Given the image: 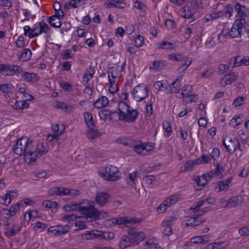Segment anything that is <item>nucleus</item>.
<instances>
[{
	"label": "nucleus",
	"instance_id": "nucleus-12",
	"mask_svg": "<svg viewBox=\"0 0 249 249\" xmlns=\"http://www.w3.org/2000/svg\"><path fill=\"white\" fill-rule=\"evenodd\" d=\"M139 114V111L137 109H133L131 107L121 119L120 121H123L128 123L134 122L138 119Z\"/></svg>",
	"mask_w": 249,
	"mask_h": 249
},
{
	"label": "nucleus",
	"instance_id": "nucleus-48",
	"mask_svg": "<svg viewBox=\"0 0 249 249\" xmlns=\"http://www.w3.org/2000/svg\"><path fill=\"white\" fill-rule=\"evenodd\" d=\"M212 210V208L210 206L206 207L203 209H198V210H195L194 213V216H199L201 217V215L204 214L205 213L210 211Z\"/></svg>",
	"mask_w": 249,
	"mask_h": 249
},
{
	"label": "nucleus",
	"instance_id": "nucleus-42",
	"mask_svg": "<svg viewBox=\"0 0 249 249\" xmlns=\"http://www.w3.org/2000/svg\"><path fill=\"white\" fill-rule=\"evenodd\" d=\"M29 104L26 101H17L12 106V107L15 109H23L28 108Z\"/></svg>",
	"mask_w": 249,
	"mask_h": 249
},
{
	"label": "nucleus",
	"instance_id": "nucleus-4",
	"mask_svg": "<svg viewBox=\"0 0 249 249\" xmlns=\"http://www.w3.org/2000/svg\"><path fill=\"white\" fill-rule=\"evenodd\" d=\"M245 24L242 21H239L238 19H236L230 31L226 32L223 31L219 35L218 37L219 41L220 42L224 41L227 36L235 38L240 36L241 35L242 28Z\"/></svg>",
	"mask_w": 249,
	"mask_h": 249
},
{
	"label": "nucleus",
	"instance_id": "nucleus-58",
	"mask_svg": "<svg viewBox=\"0 0 249 249\" xmlns=\"http://www.w3.org/2000/svg\"><path fill=\"white\" fill-rule=\"evenodd\" d=\"M229 66L227 64H221L218 67V72L219 74H223L229 71Z\"/></svg>",
	"mask_w": 249,
	"mask_h": 249
},
{
	"label": "nucleus",
	"instance_id": "nucleus-13",
	"mask_svg": "<svg viewBox=\"0 0 249 249\" xmlns=\"http://www.w3.org/2000/svg\"><path fill=\"white\" fill-rule=\"evenodd\" d=\"M85 200L82 201L78 202H69L66 203L63 207V209L67 212L71 211H79L81 212L83 208H85L86 205Z\"/></svg>",
	"mask_w": 249,
	"mask_h": 249
},
{
	"label": "nucleus",
	"instance_id": "nucleus-61",
	"mask_svg": "<svg viewBox=\"0 0 249 249\" xmlns=\"http://www.w3.org/2000/svg\"><path fill=\"white\" fill-rule=\"evenodd\" d=\"M162 226L165 228L163 231V234L164 236H169L173 234L172 226L166 224H162Z\"/></svg>",
	"mask_w": 249,
	"mask_h": 249
},
{
	"label": "nucleus",
	"instance_id": "nucleus-47",
	"mask_svg": "<svg viewBox=\"0 0 249 249\" xmlns=\"http://www.w3.org/2000/svg\"><path fill=\"white\" fill-rule=\"evenodd\" d=\"M177 219V217L175 215L167 216L162 222V224H166L172 226Z\"/></svg>",
	"mask_w": 249,
	"mask_h": 249
},
{
	"label": "nucleus",
	"instance_id": "nucleus-46",
	"mask_svg": "<svg viewBox=\"0 0 249 249\" xmlns=\"http://www.w3.org/2000/svg\"><path fill=\"white\" fill-rule=\"evenodd\" d=\"M94 73V71H89L88 70L86 71L83 76L82 80V82L84 85H86L88 84L89 79L92 78Z\"/></svg>",
	"mask_w": 249,
	"mask_h": 249
},
{
	"label": "nucleus",
	"instance_id": "nucleus-31",
	"mask_svg": "<svg viewBox=\"0 0 249 249\" xmlns=\"http://www.w3.org/2000/svg\"><path fill=\"white\" fill-rule=\"evenodd\" d=\"M55 107L58 109L64 110L66 112H71L73 110V107L72 106L68 105L62 102H56Z\"/></svg>",
	"mask_w": 249,
	"mask_h": 249
},
{
	"label": "nucleus",
	"instance_id": "nucleus-63",
	"mask_svg": "<svg viewBox=\"0 0 249 249\" xmlns=\"http://www.w3.org/2000/svg\"><path fill=\"white\" fill-rule=\"evenodd\" d=\"M16 45L18 48H23L25 46V42L24 41V37L21 35L18 36L16 42Z\"/></svg>",
	"mask_w": 249,
	"mask_h": 249
},
{
	"label": "nucleus",
	"instance_id": "nucleus-26",
	"mask_svg": "<svg viewBox=\"0 0 249 249\" xmlns=\"http://www.w3.org/2000/svg\"><path fill=\"white\" fill-rule=\"evenodd\" d=\"M117 113V111H112L109 110L104 109L101 110L99 112V115L101 120L106 121L107 119L112 120V115L114 113Z\"/></svg>",
	"mask_w": 249,
	"mask_h": 249
},
{
	"label": "nucleus",
	"instance_id": "nucleus-54",
	"mask_svg": "<svg viewBox=\"0 0 249 249\" xmlns=\"http://www.w3.org/2000/svg\"><path fill=\"white\" fill-rule=\"evenodd\" d=\"M14 65H6V68L4 69V71L3 72V75H14Z\"/></svg>",
	"mask_w": 249,
	"mask_h": 249
},
{
	"label": "nucleus",
	"instance_id": "nucleus-15",
	"mask_svg": "<svg viewBox=\"0 0 249 249\" xmlns=\"http://www.w3.org/2000/svg\"><path fill=\"white\" fill-rule=\"evenodd\" d=\"M235 10L239 17V21H242L243 23H246L245 17L249 13V9L244 5H242L239 3H236L235 5Z\"/></svg>",
	"mask_w": 249,
	"mask_h": 249
},
{
	"label": "nucleus",
	"instance_id": "nucleus-11",
	"mask_svg": "<svg viewBox=\"0 0 249 249\" xmlns=\"http://www.w3.org/2000/svg\"><path fill=\"white\" fill-rule=\"evenodd\" d=\"M237 149L240 151H245V148L241 145L239 140L237 138L233 139L230 138L227 139V145H226V151L230 154L233 153Z\"/></svg>",
	"mask_w": 249,
	"mask_h": 249
},
{
	"label": "nucleus",
	"instance_id": "nucleus-6",
	"mask_svg": "<svg viewBox=\"0 0 249 249\" xmlns=\"http://www.w3.org/2000/svg\"><path fill=\"white\" fill-rule=\"evenodd\" d=\"M27 138H21L18 139L14 148V153L19 156L26 155L28 150H31L32 144L28 143Z\"/></svg>",
	"mask_w": 249,
	"mask_h": 249
},
{
	"label": "nucleus",
	"instance_id": "nucleus-57",
	"mask_svg": "<svg viewBox=\"0 0 249 249\" xmlns=\"http://www.w3.org/2000/svg\"><path fill=\"white\" fill-rule=\"evenodd\" d=\"M162 127L168 133L167 137H169L172 132V128L168 122H165L162 123Z\"/></svg>",
	"mask_w": 249,
	"mask_h": 249
},
{
	"label": "nucleus",
	"instance_id": "nucleus-30",
	"mask_svg": "<svg viewBox=\"0 0 249 249\" xmlns=\"http://www.w3.org/2000/svg\"><path fill=\"white\" fill-rule=\"evenodd\" d=\"M20 228L17 225L13 226L12 228H6L4 229V233L8 236H15L19 231Z\"/></svg>",
	"mask_w": 249,
	"mask_h": 249
},
{
	"label": "nucleus",
	"instance_id": "nucleus-3",
	"mask_svg": "<svg viewBox=\"0 0 249 249\" xmlns=\"http://www.w3.org/2000/svg\"><path fill=\"white\" fill-rule=\"evenodd\" d=\"M47 148L44 146L43 143H38L36 146V150L32 146L31 150H28L27 153L24 155V159L25 160H29L30 163L35 162L37 159L44 155L47 152Z\"/></svg>",
	"mask_w": 249,
	"mask_h": 249
},
{
	"label": "nucleus",
	"instance_id": "nucleus-50",
	"mask_svg": "<svg viewBox=\"0 0 249 249\" xmlns=\"http://www.w3.org/2000/svg\"><path fill=\"white\" fill-rule=\"evenodd\" d=\"M155 240V239H152L146 241V244L149 246L148 249H163L158 244L154 243Z\"/></svg>",
	"mask_w": 249,
	"mask_h": 249
},
{
	"label": "nucleus",
	"instance_id": "nucleus-62",
	"mask_svg": "<svg viewBox=\"0 0 249 249\" xmlns=\"http://www.w3.org/2000/svg\"><path fill=\"white\" fill-rule=\"evenodd\" d=\"M108 77L110 84H112V83L115 82V79L116 77L113 73V70L112 68H110L108 71Z\"/></svg>",
	"mask_w": 249,
	"mask_h": 249
},
{
	"label": "nucleus",
	"instance_id": "nucleus-24",
	"mask_svg": "<svg viewBox=\"0 0 249 249\" xmlns=\"http://www.w3.org/2000/svg\"><path fill=\"white\" fill-rule=\"evenodd\" d=\"M232 179V177H230L219 181L218 183V186L216 187V188H219V190L217 191L220 192L227 190L230 187V184Z\"/></svg>",
	"mask_w": 249,
	"mask_h": 249
},
{
	"label": "nucleus",
	"instance_id": "nucleus-41",
	"mask_svg": "<svg viewBox=\"0 0 249 249\" xmlns=\"http://www.w3.org/2000/svg\"><path fill=\"white\" fill-rule=\"evenodd\" d=\"M32 55V52L29 49H25L23 52L19 55V59L22 61H25L30 59Z\"/></svg>",
	"mask_w": 249,
	"mask_h": 249
},
{
	"label": "nucleus",
	"instance_id": "nucleus-20",
	"mask_svg": "<svg viewBox=\"0 0 249 249\" xmlns=\"http://www.w3.org/2000/svg\"><path fill=\"white\" fill-rule=\"evenodd\" d=\"M131 107V106L127 105L124 101L120 102L118 104V109L119 112L117 111V113L119 114V120L123 117L127 111Z\"/></svg>",
	"mask_w": 249,
	"mask_h": 249
},
{
	"label": "nucleus",
	"instance_id": "nucleus-5",
	"mask_svg": "<svg viewBox=\"0 0 249 249\" xmlns=\"http://www.w3.org/2000/svg\"><path fill=\"white\" fill-rule=\"evenodd\" d=\"M142 221L140 218L136 217H117L107 220L110 226L119 225L121 227H130Z\"/></svg>",
	"mask_w": 249,
	"mask_h": 249
},
{
	"label": "nucleus",
	"instance_id": "nucleus-27",
	"mask_svg": "<svg viewBox=\"0 0 249 249\" xmlns=\"http://www.w3.org/2000/svg\"><path fill=\"white\" fill-rule=\"evenodd\" d=\"M230 245L228 241L213 242L209 246V249H224Z\"/></svg>",
	"mask_w": 249,
	"mask_h": 249
},
{
	"label": "nucleus",
	"instance_id": "nucleus-10",
	"mask_svg": "<svg viewBox=\"0 0 249 249\" xmlns=\"http://www.w3.org/2000/svg\"><path fill=\"white\" fill-rule=\"evenodd\" d=\"M71 229V227L70 225L59 224L50 227L47 232L53 236H60L67 233Z\"/></svg>",
	"mask_w": 249,
	"mask_h": 249
},
{
	"label": "nucleus",
	"instance_id": "nucleus-9",
	"mask_svg": "<svg viewBox=\"0 0 249 249\" xmlns=\"http://www.w3.org/2000/svg\"><path fill=\"white\" fill-rule=\"evenodd\" d=\"M132 95L137 102H141L148 96V87L144 84H140L133 89Z\"/></svg>",
	"mask_w": 249,
	"mask_h": 249
},
{
	"label": "nucleus",
	"instance_id": "nucleus-19",
	"mask_svg": "<svg viewBox=\"0 0 249 249\" xmlns=\"http://www.w3.org/2000/svg\"><path fill=\"white\" fill-rule=\"evenodd\" d=\"M132 242L133 239H132L131 236L129 235L123 236L119 242L120 249H125L130 246H134L135 245H133Z\"/></svg>",
	"mask_w": 249,
	"mask_h": 249
},
{
	"label": "nucleus",
	"instance_id": "nucleus-49",
	"mask_svg": "<svg viewBox=\"0 0 249 249\" xmlns=\"http://www.w3.org/2000/svg\"><path fill=\"white\" fill-rule=\"evenodd\" d=\"M196 164V160H188L186 161L184 165V172H190L193 170L194 166Z\"/></svg>",
	"mask_w": 249,
	"mask_h": 249
},
{
	"label": "nucleus",
	"instance_id": "nucleus-1",
	"mask_svg": "<svg viewBox=\"0 0 249 249\" xmlns=\"http://www.w3.org/2000/svg\"><path fill=\"white\" fill-rule=\"evenodd\" d=\"M24 35L30 38H35L42 33L46 35L47 37L50 36L51 28L44 21H42L35 24L33 28L28 25L23 27Z\"/></svg>",
	"mask_w": 249,
	"mask_h": 249
},
{
	"label": "nucleus",
	"instance_id": "nucleus-23",
	"mask_svg": "<svg viewBox=\"0 0 249 249\" xmlns=\"http://www.w3.org/2000/svg\"><path fill=\"white\" fill-rule=\"evenodd\" d=\"M243 198L240 196H234L228 200L227 205L229 207H236L241 204Z\"/></svg>",
	"mask_w": 249,
	"mask_h": 249
},
{
	"label": "nucleus",
	"instance_id": "nucleus-38",
	"mask_svg": "<svg viewBox=\"0 0 249 249\" xmlns=\"http://www.w3.org/2000/svg\"><path fill=\"white\" fill-rule=\"evenodd\" d=\"M168 58L170 60H175L178 62H181L188 59L186 57L180 53H172L168 55Z\"/></svg>",
	"mask_w": 249,
	"mask_h": 249
},
{
	"label": "nucleus",
	"instance_id": "nucleus-18",
	"mask_svg": "<svg viewBox=\"0 0 249 249\" xmlns=\"http://www.w3.org/2000/svg\"><path fill=\"white\" fill-rule=\"evenodd\" d=\"M237 75L235 73H229L221 78L220 84L222 87L230 85L237 79Z\"/></svg>",
	"mask_w": 249,
	"mask_h": 249
},
{
	"label": "nucleus",
	"instance_id": "nucleus-14",
	"mask_svg": "<svg viewBox=\"0 0 249 249\" xmlns=\"http://www.w3.org/2000/svg\"><path fill=\"white\" fill-rule=\"evenodd\" d=\"M129 235L133 239V245H137L140 242L143 241L145 237V234L142 231H137L134 229H130L128 231Z\"/></svg>",
	"mask_w": 249,
	"mask_h": 249
},
{
	"label": "nucleus",
	"instance_id": "nucleus-33",
	"mask_svg": "<svg viewBox=\"0 0 249 249\" xmlns=\"http://www.w3.org/2000/svg\"><path fill=\"white\" fill-rule=\"evenodd\" d=\"M165 62L162 61H153L149 66L150 69L160 71L163 69L165 66Z\"/></svg>",
	"mask_w": 249,
	"mask_h": 249
},
{
	"label": "nucleus",
	"instance_id": "nucleus-53",
	"mask_svg": "<svg viewBox=\"0 0 249 249\" xmlns=\"http://www.w3.org/2000/svg\"><path fill=\"white\" fill-rule=\"evenodd\" d=\"M85 1L86 0H70V5L75 8L84 4Z\"/></svg>",
	"mask_w": 249,
	"mask_h": 249
},
{
	"label": "nucleus",
	"instance_id": "nucleus-52",
	"mask_svg": "<svg viewBox=\"0 0 249 249\" xmlns=\"http://www.w3.org/2000/svg\"><path fill=\"white\" fill-rule=\"evenodd\" d=\"M240 119V115H238L237 116H235L230 121V125L232 126L233 127H235L237 125L242 124L243 121L242 120H240V121H238V119Z\"/></svg>",
	"mask_w": 249,
	"mask_h": 249
},
{
	"label": "nucleus",
	"instance_id": "nucleus-22",
	"mask_svg": "<svg viewBox=\"0 0 249 249\" xmlns=\"http://www.w3.org/2000/svg\"><path fill=\"white\" fill-rule=\"evenodd\" d=\"M22 78L27 82L35 83L39 81V77L35 73H30L25 71L23 73Z\"/></svg>",
	"mask_w": 249,
	"mask_h": 249
},
{
	"label": "nucleus",
	"instance_id": "nucleus-21",
	"mask_svg": "<svg viewBox=\"0 0 249 249\" xmlns=\"http://www.w3.org/2000/svg\"><path fill=\"white\" fill-rule=\"evenodd\" d=\"M110 198L109 196L106 193H99L96 195L95 200L97 203L101 206L104 205Z\"/></svg>",
	"mask_w": 249,
	"mask_h": 249
},
{
	"label": "nucleus",
	"instance_id": "nucleus-8",
	"mask_svg": "<svg viewBox=\"0 0 249 249\" xmlns=\"http://www.w3.org/2000/svg\"><path fill=\"white\" fill-rule=\"evenodd\" d=\"M49 193L50 196H78L80 194V191L76 189H69L61 187H54L51 188Z\"/></svg>",
	"mask_w": 249,
	"mask_h": 249
},
{
	"label": "nucleus",
	"instance_id": "nucleus-16",
	"mask_svg": "<svg viewBox=\"0 0 249 249\" xmlns=\"http://www.w3.org/2000/svg\"><path fill=\"white\" fill-rule=\"evenodd\" d=\"M195 13L196 9L192 4L185 6L179 11L180 15L182 17L188 19L192 18Z\"/></svg>",
	"mask_w": 249,
	"mask_h": 249
},
{
	"label": "nucleus",
	"instance_id": "nucleus-51",
	"mask_svg": "<svg viewBox=\"0 0 249 249\" xmlns=\"http://www.w3.org/2000/svg\"><path fill=\"white\" fill-rule=\"evenodd\" d=\"M74 55V53H72L71 50L67 49L63 52L61 56L63 60H66L73 57Z\"/></svg>",
	"mask_w": 249,
	"mask_h": 249
},
{
	"label": "nucleus",
	"instance_id": "nucleus-44",
	"mask_svg": "<svg viewBox=\"0 0 249 249\" xmlns=\"http://www.w3.org/2000/svg\"><path fill=\"white\" fill-rule=\"evenodd\" d=\"M182 79V76H178L176 80L173 82L171 85V87L173 88V91L175 93L178 92V90L179 89L180 87V83Z\"/></svg>",
	"mask_w": 249,
	"mask_h": 249
},
{
	"label": "nucleus",
	"instance_id": "nucleus-25",
	"mask_svg": "<svg viewBox=\"0 0 249 249\" xmlns=\"http://www.w3.org/2000/svg\"><path fill=\"white\" fill-rule=\"evenodd\" d=\"M108 104V100L106 96H103L97 100L93 104V106L97 108H102L106 107Z\"/></svg>",
	"mask_w": 249,
	"mask_h": 249
},
{
	"label": "nucleus",
	"instance_id": "nucleus-60",
	"mask_svg": "<svg viewBox=\"0 0 249 249\" xmlns=\"http://www.w3.org/2000/svg\"><path fill=\"white\" fill-rule=\"evenodd\" d=\"M242 58L240 57V56H235L233 58H232L230 60V65L231 64V63H233L234 64L232 66V67H237L242 65V63H241L240 62V59H241Z\"/></svg>",
	"mask_w": 249,
	"mask_h": 249
},
{
	"label": "nucleus",
	"instance_id": "nucleus-35",
	"mask_svg": "<svg viewBox=\"0 0 249 249\" xmlns=\"http://www.w3.org/2000/svg\"><path fill=\"white\" fill-rule=\"evenodd\" d=\"M158 48L164 50H172L175 49V45L169 41H164L161 43H159L157 46Z\"/></svg>",
	"mask_w": 249,
	"mask_h": 249
},
{
	"label": "nucleus",
	"instance_id": "nucleus-64",
	"mask_svg": "<svg viewBox=\"0 0 249 249\" xmlns=\"http://www.w3.org/2000/svg\"><path fill=\"white\" fill-rule=\"evenodd\" d=\"M134 150L138 154L142 155L146 154L144 151L143 143L135 145L134 146Z\"/></svg>",
	"mask_w": 249,
	"mask_h": 249
},
{
	"label": "nucleus",
	"instance_id": "nucleus-39",
	"mask_svg": "<svg viewBox=\"0 0 249 249\" xmlns=\"http://www.w3.org/2000/svg\"><path fill=\"white\" fill-rule=\"evenodd\" d=\"M221 12L223 13V17L230 18L232 16L233 12V7L230 4H227Z\"/></svg>",
	"mask_w": 249,
	"mask_h": 249
},
{
	"label": "nucleus",
	"instance_id": "nucleus-36",
	"mask_svg": "<svg viewBox=\"0 0 249 249\" xmlns=\"http://www.w3.org/2000/svg\"><path fill=\"white\" fill-rule=\"evenodd\" d=\"M89 128V130L87 132V136L89 140H94L101 135V134L97 130L94 129V127H90Z\"/></svg>",
	"mask_w": 249,
	"mask_h": 249
},
{
	"label": "nucleus",
	"instance_id": "nucleus-43",
	"mask_svg": "<svg viewBox=\"0 0 249 249\" xmlns=\"http://www.w3.org/2000/svg\"><path fill=\"white\" fill-rule=\"evenodd\" d=\"M211 161V158L208 155H202L201 156L196 160V163L197 165L202 163L206 164L210 162Z\"/></svg>",
	"mask_w": 249,
	"mask_h": 249
},
{
	"label": "nucleus",
	"instance_id": "nucleus-17",
	"mask_svg": "<svg viewBox=\"0 0 249 249\" xmlns=\"http://www.w3.org/2000/svg\"><path fill=\"white\" fill-rule=\"evenodd\" d=\"M53 135L48 136V139L52 137V139H55L58 141V137L62 135L65 131V127L63 124H55L52 126Z\"/></svg>",
	"mask_w": 249,
	"mask_h": 249
},
{
	"label": "nucleus",
	"instance_id": "nucleus-29",
	"mask_svg": "<svg viewBox=\"0 0 249 249\" xmlns=\"http://www.w3.org/2000/svg\"><path fill=\"white\" fill-rule=\"evenodd\" d=\"M84 121L89 128L94 127L95 123L93 120V116L91 113L86 112L84 113Z\"/></svg>",
	"mask_w": 249,
	"mask_h": 249
},
{
	"label": "nucleus",
	"instance_id": "nucleus-7",
	"mask_svg": "<svg viewBox=\"0 0 249 249\" xmlns=\"http://www.w3.org/2000/svg\"><path fill=\"white\" fill-rule=\"evenodd\" d=\"M121 175L118 168L108 165L103 170L102 176L106 180L115 181L121 178Z\"/></svg>",
	"mask_w": 249,
	"mask_h": 249
},
{
	"label": "nucleus",
	"instance_id": "nucleus-40",
	"mask_svg": "<svg viewBox=\"0 0 249 249\" xmlns=\"http://www.w3.org/2000/svg\"><path fill=\"white\" fill-rule=\"evenodd\" d=\"M225 171V168L221 165L219 162H217L215 165V168L213 170V172L217 176L222 178L223 177V173Z\"/></svg>",
	"mask_w": 249,
	"mask_h": 249
},
{
	"label": "nucleus",
	"instance_id": "nucleus-55",
	"mask_svg": "<svg viewBox=\"0 0 249 249\" xmlns=\"http://www.w3.org/2000/svg\"><path fill=\"white\" fill-rule=\"evenodd\" d=\"M77 219V216L74 214H67L63 216L62 218V221L64 222H70L75 220Z\"/></svg>",
	"mask_w": 249,
	"mask_h": 249
},
{
	"label": "nucleus",
	"instance_id": "nucleus-56",
	"mask_svg": "<svg viewBox=\"0 0 249 249\" xmlns=\"http://www.w3.org/2000/svg\"><path fill=\"white\" fill-rule=\"evenodd\" d=\"M22 202V201H21L19 202H17L15 205L12 206L10 208L9 210L11 213V215H12V216H14L16 214L17 211H18V209L19 208L20 205H21L22 207H23Z\"/></svg>",
	"mask_w": 249,
	"mask_h": 249
},
{
	"label": "nucleus",
	"instance_id": "nucleus-59",
	"mask_svg": "<svg viewBox=\"0 0 249 249\" xmlns=\"http://www.w3.org/2000/svg\"><path fill=\"white\" fill-rule=\"evenodd\" d=\"M143 42L144 38L142 36L140 35L136 36L134 41V45L135 46L140 47L143 45Z\"/></svg>",
	"mask_w": 249,
	"mask_h": 249
},
{
	"label": "nucleus",
	"instance_id": "nucleus-37",
	"mask_svg": "<svg viewBox=\"0 0 249 249\" xmlns=\"http://www.w3.org/2000/svg\"><path fill=\"white\" fill-rule=\"evenodd\" d=\"M48 22L51 26L54 28H59L61 26V22L60 19L58 18H56L55 16L48 17Z\"/></svg>",
	"mask_w": 249,
	"mask_h": 249
},
{
	"label": "nucleus",
	"instance_id": "nucleus-28",
	"mask_svg": "<svg viewBox=\"0 0 249 249\" xmlns=\"http://www.w3.org/2000/svg\"><path fill=\"white\" fill-rule=\"evenodd\" d=\"M17 196V193L13 191H8L5 194V196L2 197L4 203L6 206H8L11 203L12 199Z\"/></svg>",
	"mask_w": 249,
	"mask_h": 249
},
{
	"label": "nucleus",
	"instance_id": "nucleus-2",
	"mask_svg": "<svg viewBox=\"0 0 249 249\" xmlns=\"http://www.w3.org/2000/svg\"><path fill=\"white\" fill-rule=\"evenodd\" d=\"M85 208H83L81 213L85 215V219L88 221H93L99 218L100 215L102 213L95 207V202L93 201H89L85 199Z\"/></svg>",
	"mask_w": 249,
	"mask_h": 249
},
{
	"label": "nucleus",
	"instance_id": "nucleus-32",
	"mask_svg": "<svg viewBox=\"0 0 249 249\" xmlns=\"http://www.w3.org/2000/svg\"><path fill=\"white\" fill-rule=\"evenodd\" d=\"M181 199L179 195H174L167 197L164 202L167 205V206L170 207L172 205L176 203L178 201Z\"/></svg>",
	"mask_w": 249,
	"mask_h": 249
},
{
	"label": "nucleus",
	"instance_id": "nucleus-45",
	"mask_svg": "<svg viewBox=\"0 0 249 249\" xmlns=\"http://www.w3.org/2000/svg\"><path fill=\"white\" fill-rule=\"evenodd\" d=\"M185 62L182 64L180 67H179L177 70L178 73H181L186 70L191 65L192 60L191 58L186 59Z\"/></svg>",
	"mask_w": 249,
	"mask_h": 249
},
{
	"label": "nucleus",
	"instance_id": "nucleus-34",
	"mask_svg": "<svg viewBox=\"0 0 249 249\" xmlns=\"http://www.w3.org/2000/svg\"><path fill=\"white\" fill-rule=\"evenodd\" d=\"M208 237L206 235L195 236L192 238L190 240L191 242L194 244H204L208 241Z\"/></svg>",
	"mask_w": 249,
	"mask_h": 249
}]
</instances>
